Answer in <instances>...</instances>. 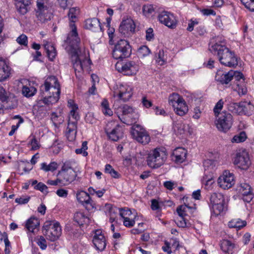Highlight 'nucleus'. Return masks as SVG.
<instances>
[{"mask_svg": "<svg viewBox=\"0 0 254 254\" xmlns=\"http://www.w3.org/2000/svg\"><path fill=\"white\" fill-rule=\"evenodd\" d=\"M209 50L221 64L229 67H235L238 65L237 56L234 51L226 47L225 41L221 38L217 37L211 39Z\"/></svg>", "mask_w": 254, "mask_h": 254, "instance_id": "f257e3e1", "label": "nucleus"}, {"mask_svg": "<svg viewBox=\"0 0 254 254\" xmlns=\"http://www.w3.org/2000/svg\"><path fill=\"white\" fill-rule=\"evenodd\" d=\"M167 159V153L163 148H157L148 155L147 161L151 167L157 168L162 165Z\"/></svg>", "mask_w": 254, "mask_h": 254, "instance_id": "f03ea898", "label": "nucleus"}, {"mask_svg": "<svg viewBox=\"0 0 254 254\" xmlns=\"http://www.w3.org/2000/svg\"><path fill=\"white\" fill-rule=\"evenodd\" d=\"M131 54V48L129 42L121 39L115 45L112 51L113 57L116 60H123L128 58Z\"/></svg>", "mask_w": 254, "mask_h": 254, "instance_id": "7ed1b4c3", "label": "nucleus"}, {"mask_svg": "<svg viewBox=\"0 0 254 254\" xmlns=\"http://www.w3.org/2000/svg\"><path fill=\"white\" fill-rule=\"evenodd\" d=\"M43 233L46 238L54 242L59 239L62 234V229L58 222L46 221L43 227Z\"/></svg>", "mask_w": 254, "mask_h": 254, "instance_id": "20e7f679", "label": "nucleus"}, {"mask_svg": "<svg viewBox=\"0 0 254 254\" xmlns=\"http://www.w3.org/2000/svg\"><path fill=\"white\" fill-rule=\"evenodd\" d=\"M36 16L41 23L50 20L52 16L51 6L48 0H37Z\"/></svg>", "mask_w": 254, "mask_h": 254, "instance_id": "39448f33", "label": "nucleus"}, {"mask_svg": "<svg viewBox=\"0 0 254 254\" xmlns=\"http://www.w3.org/2000/svg\"><path fill=\"white\" fill-rule=\"evenodd\" d=\"M210 206L213 213L218 215L227 209V202L221 193H213L210 197Z\"/></svg>", "mask_w": 254, "mask_h": 254, "instance_id": "423d86ee", "label": "nucleus"}, {"mask_svg": "<svg viewBox=\"0 0 254 254\" xmlns=\"http://www.w3.org/2000/svg\"><path fill=\"white\" fill-rule=\"evenodd\" d=\"M115 67L119 72L127 75H135L139 69L138 65L133 61H127L125 62H118L115 65Z\"/></svg>", "mask_w": 254, "mask_h": 254, "instance_id": "0eeeda50", "label": "nucleus"}, {"mask_svg": "<svg viewBox=\"0 0 254 254\" xmlns=\"http://www.w3.org/2000/svg\"><path fill=\"white\" fill-rule=\"evenodd\" d=\"M233 124V117L232 115L226 112L223 111L216 122L217 129L222 132H227L232 127Z\"/></svg>", "mask_w": 254, "mask_h": 254, "instance_id": "6e6552de", "label": "nucleus"}, {"mask_svg": "<svg viewBox=\"0 0 254 254\" xmlns=\"http://www.w3.org/2000/svg\"><path fill=\"white\" fill-rule=\"evenodd\" d=\"M69 26L70 31L64 41L71 49V52L78 51L80 39L78 37L76 27L75 24L72 23H70Z\"/></svg>", "mask_w": 254, "mask_h": 254, "instance_id": "1a4fd4ad", "label": "nucleus"}, {"mask_svg": "<svg viewBox=\"0 0 254 254\" xmlns=\"http://www.w3.org/2000/svg\"><path fill=\"white\" fill-rule=\"evenodd\" d=\"M233 163L243 170H247L251 164L249 154L245 150L236 151L233 157Z\"/></svg>", "mask_w": 254, "mask_h": 254, "instance_id": "9d476101", "label": "nucleus"}, {"mask_svg": "<svg viewBox=\"0 0 254 254\" xmlns=\"http://www.w3.org/2000/svg\"><path fill=\"white\" fill-rule=\"evenodd\" d=\"M131 133L133 138L143 145L148 144L150 140L147 132L139 125H133Z\"/></svg>", "mask_w": 254, "mask_h": 254, "instance_id": "9b49d317", "label": "nucleus"}, {"mask_svg": "<svg viewBox=\"0 0 254 254\" xmlns=\"http://www.w3.org/2000/svg\"><path fill=\"white\" fill-rule=\"evenodd\" d=\"M40 91L42 92H57L61 93V87L58 78L55 76H48L45 80L44 83L40 87Z\"/></svg>", "mask_w": 254, "mask_h": 254, "instance_id": "f8f14e48", "label": "nucleus"}, {"mask_svg": "<svg viewBox=\"0 0 254 254\" xmlns=\"http://www.w3.org/2000/svg\"><path fill=\"white\" fill-rule=\"evenodd\" d=\"M158 19L160 23L171 29L176 28L178 23L177 17L173 13L166 11L161 12L158 15Z\"/></svg>", "mask_w": 254, "mask_h": 254, "instance_id": "ddd939ff", "label": "nucleus"}, {"mask_svg": "<svg viewBox=\"0 0 254 254\" xmlns=\"http://www.w3.org/2000/svg\"><path fill=\"white\" fill-rule=\"evenodd\" d=\"M233 72H234L233 79L235 81L232 88L240 96L246 94L247 92V88L243 73L238 71L233 70Z\"/></svg>", "mask_w": 254, "mask_h": 254, "instance_id": "4468645a", "label": "nucleus"}, {"mask_svg": "<svg viewBox=\"0 0 254 254\" xmlns=\"http://www.w3.org/2000/svg\"><path fill=\"white\" fill-rule=\"evenodd\" d=\"M77 201L81 203L85 209L89 211L96 209V205L94 201L91 199L88 193L83 190L78 191L76 193Z\"/></svg>", "mask_w": 254, "mask_h": 254, "instance_id": "2eb2a0df", "label": "nucleus"}, {"mask_svg": "<svg viewBox=\"0 0 254 254\" xmlns=\"http://www.w3.org/2000/svg\"><path fill=\"white\" fill-rule=\"evenodd\" d=\"M234 175L229 171H225L223 175L218 179V184L223 189H229L235 184Z\"/></svg>", "mask_w": 254, "mask_h": 254, "instance_id": "dca6fc26", "label": "nucleus"}, {"mask_svg": "<svg viewBox=\"0 0 254 254\" xmlns=\"http://www.w3.org/2000/svg\"><path fill=\"white\" fill-rule=\"evenodd\" d=\"M132 94L131 88L127 85H120L114 92V97L123 102L127 101Z\"/></svg>", "mask_w": 254, "mask_h": 254, "instance_id": "f3484780", "label": "nucleus"}, {"mask_svg": "<svg viewBox=\"0 0 254 254\" xmlns=\"http://www.w3.org/2000/svg\"><path fill=\"white\" fill-rule=\"evenodd\" d=\"M71 60L73 67L74 69L75 74L77 72H81L83 71L84 68L86 66L87 61L86 59H81V57L78 54V51L71 52Z\"/></svg>", "mask_w": 254, "mask_h": 254, "instance_id": "a211bd4d", "label": "nucleus"}, {"mask_svg": "<svg viewBox=\"0 0 254 254\" xmlns=\"http://www.w3.org/2000/svg\"><path fill=\"white\" fill-rule=\"evenodd\" d=\"M105 132L109 139L117 141L122 138L124 135V128L119 125H117L113 128L107 127Z\"/></svg>", "mask_w": 254, "mask_h": 254, "instance_id": "6ab92c4d", "label": "nucleus"}, {"mask_svg": "<svg viewBox=\"0 0 254 254\" xmlns=\"http://www.w3.org/2000/svg\"><path fill=\"white\" fill-rule=\"evenodd\" d=\"M92 242L97 250L100 251L104 250L106 246V241L101 230H96L95 231Z\"/></svg>", "mask_w": 254, "mask_h": 254, "instance_id": "aec40b11", "label": "nucleus"}, {"mask_svg": "<svg viewBox=\"0 0 254 254\" xmlns=\"http://www.w3.org/2000/svg\"><path fill=\"white\" fill-rule=\"evenodd\" d=\"M78 120L72 119L69 117L67 127L65 132L67 139L70 141H73L76 137L77 133V122Z\"/></svg>", "mask_w": 254, "mask_h": 254, "instance_id": "412c9836", "label": "nucleus"}, {"mask_svg": "<svg viewBox=\"0 0 254 254\" xmlns=\"http://www.w3.org/2000/svg\"><path fill=\"white\" fill-rule=\"evenodd\" d=\"M234 73L233 70L227 72L218 70L215 75V80L222 84H227L233 79Z\"/></svg>", "mask_w": 254, "mask_h": 254, "instance_id": "4be33fe9", "label": "nucleus"}, {"mask_svg": "<svg viewBox=\"0 0 254 254\" xmlns=\"http://www.w3.org/2000/svg\"><path fill=\"white\" fill-rule=\"evenodd\" d=\"M62 182V185L64 186L67 185L72 182L77 176L75 170L63 171L60 170L58 174Z\"/></svg>", "mask_w": 254, "mask_h": 254, "instance_id": "5701e85b", "label": "nucleus"}, {"mask_svg": "<svg viewBox=\"0 0 254 254\" xmlns=\"http://www.w3.org/2000/svg\"><path fill=\"white\" fill-rule=\"evenodd\" d=\"M135 25L134 21L131 18H127L123 20L120 27V32L124 35L127 34L129 32L133 33L134 31Z\"/></svg>", "mask_w": 254, "mask_h": 254, "instance_id": "b1692460", "label": "nucleus"}, {"mask_svg": "<svg viewBox=\"0 0 254 254\" xmlns=\"http://www.w3.org/2000/svg\"><path fill=\"white\" fill-rule=\"evenodd\" d=\"M246 108L245 102H231L227 105V109L229 111L238 115L245 113Z\"/></svg>", "mask_w": 254, "mask_h": 254, "instance_id": "393cba45", "label": "nucleus"}, {"mask_svg": "<svg viewBox=\"0 0 254 254\" xmlns=\"http://www.w3.org/2000/svg\"><path fill=\"white\" fill-rule=\"evenodd\" d=\"M114 107L115 113L117 115L120 120L121 119V117L126 116L127 114H130L132 112L135 111L132 107L127 105L119 106L116 103H114Z\"/></svg>", "mask_w": 254, "mask_h": 254, "instance_id": "a878e982", "label": "nucleus"}, {"mask_svg": "<svg viewBox=\"0 0 254 254\" xmlns=\"http://www.w3.org/2000/svg\"><path fill=\"white\" fill-rule=\"evenodd\" d=\"M84 28L96 32L101 30V26L98 19L96 18H89L84 22Z\"/></svg>", "mask_w": 254, "mask_h": 254, "instance_id": "bb28decb", "label": "nucleus"}, {"mask_svg": "<svg viewBox=\"0 0 254 254\" xmlns=\"http://www.w3.org/2000/svg\"><path fill=\"white\" fill-rule=\"evenodd\" d=\"M10 68L5 61L0 58V82L4 81L10 74Z\"/></svg>", "mask_w": 254, "mask_h": 254, "instance_id": "cd10ccee", "label": "nucleus"}, {"mask_svg": "<svg viewBox=\"0 0 254 254\" xmlns=\"http://www.w3.org/2000/svg\"><path fill=\"white\" fill-rule=\"evenodd\" d=\"M43 93L45 96L43 100V103L49 106L58 101L61 93H57V92H54V93H52V92H43Z\"/></svg>", "mask_w": 254, "mask_h": 254, "instance_id": "c85d7f7f", "label": "nucleus"}, {"mask_svg": "<svg viewBox=\"0 0 254 254\" xmlns=\"http://www.w3.org/2000/svg\"><path fill=\"white\" fill-rule=\"evenodd\" d=\"M31 0H15V6L18 12L24 15L28 11Z\"/></svg>", "mask_w": 254, "mask_h": 254, "instance_id": "c756f323", "label": "nucleus"}, {"mask_svg": "<svg viewBox=\"0 0 254 254\" xmlns=\"http://www.w3.org/2000/svg\"><path fill=\"white\" fill-rule=\"evenodd\" d=\"M187 150L183 148H177L174 150L172 154V159L177 163H182L186 159Z\"/></svg>", "mask_w": 254, "mask_h": 254, "instance_id": "7c9ffc66", "label": "nucleus"}, {"mask_svg": "<svg viewBox=\"0 0 254 254\" xmlns=\"http://www.w3.org/2000/svg\"><path fill=\"white\" fill-rule=\"evenodd\" d=\"M9 98L5 89L1 86H0V113L3 112V109H7L10 108V107L6 105Z\"/></svg>", "mask_w": 254, "mask_h": 254, "instance_id": "2f4dec72", "label": "nucleus"}, {"mask_svg": "<svg viewBox=\"0 0 254 254\" xmlns=\"http://www.w3.org/2000/svg\"><path fill=\"white\" fill-rule=\"evenodd\" d=\"M74 221L79 226L90 223V218L87 215H85L83 212L77 211L74 214Z\"/></svg>", "mask_w": 254, "mask_h": 254, "instance_id": "473e14b6", "label": "nucleus"}, {"mask_svg": "<svg viewBox=\"0 0 254 254\" xmlns=\"http://www.w3.org/2000/svg\"><path fill=\"white\" fill-rule=\"evenodd\" d=\"M138 119V115L135 111H134L130 114L121 117L120 120L122 123L127 125H132L136 122Z\"/></svg>", "mask_w": 254, "mask_h": 254, "instance_id": "72a5a7b5", "label": "nucleus"}, {"mask_svg": "<svg viewBox=\"0 0 254 254\" xmlns=\"http://www.w3.org/2000/svg\"><path fill=\"white\" fill-rule=\"evenodd\" d=\"M39 225V220L35 217H31L27 220L25 226L29 232L34 233V230L38 228Z\"/></svg>", "mask_w": 254, "mask_h": 254, "instance_id": "f704fd0d", "label": "nucleus"}, {"mask_svg": "<svg viewBox=\"0 0 254 254\" xmlns=\"http://www.w3.org/2000/svg\"><path fill=\"white\" fill-rule=\"evenodd\" d=\"M174 108L176 113L181 116L185 115L188 111V107L184 99L179 102Z\"/></svg>", "mask_w": 254, "mask_h": 254, "instance_id": "c9c22d12", "label": "nucleus"}, {"mask_svg": "<svg viewBox=\"0 0 254 254\" xmlns=\"http://www.w3.org/2000/svg\"><path fill=\"white\" fill-rule=\"evenodd\" d=\"M67 106L71 109L69 117H70L72 119H79V116L77 112L78 109V106L76 104L73 100L70 99L67 102Z\"/></svg>", "mask_w": 254, "mask_h": 254, "instance_id": "e433bc0d", "label": "nucleus"}, {"mask_svg": "<svg viewBox=\"0 0 254 254\" xmlns=\"http://www.w3.org/2000/svg\"><path fill=\"white\" fill-rule=\"evenodd\" d=\"M246 221L242 220L239 218H235L231 220L228 223L229 228L240 229L246 225Z\"/></svg>", "mask_w": 254, "mask_h": 254, "instance_id": "4c0bfd02", "label": "nucleus"}, {"mask_svg": "<svg viewBox=\"0 0 254 254\" xmlns=\"http://www.w3.org/2000/svg\"><path fill=\"white\" fill-rule=\"evenodd\" d=\"M216 165V161L213 160L207 159L203 162V166L204 168L205 175L206 176L207 172L208 173H213L214 168Z\"/></svg>", "mask_w": 254, "mask_h": 254, "instance_id": "58836bf2", "label": "nucleus"}, {"mask_svg": "<svg viewBox=\"0 0 254 254\" xmlns=\"http://www.w3.org/2000/svg\"><path fill=\"white\" fill-rule=\"evenodd\" d=\"M36 91V89L33 86H23L22 89V94L26 97L34 96Z\"/></svg>", "mask_w": 254, "mask_h": 254, "instance_id": "ea45409f", "label": "nucleus"}, {"mask_svg": "<svg viewBox=\"0 0 254 254\" xmlns=\"http://www.w3.org/2000/svg\"><path fill=\"white\" fill-rule=\"evenodd\" d=\"M58 165L56 162H51L49 164L46 163H42L41 164V169L45 172L51 171L54 172L58 168Z\"/></svg>", "mask_w": 254, "mask_h": 254, "instance_id": "a19ab883", "label": "nucleus"}, {"mask_svg": "<svg viewBox=\"0 0 254 254\" xmlns=\"http://www.w3.org/2000/svg\"><path fill=\"white\" fill-rule=\"evenodd\" d=\"M44 47L49 59L51 61L53 60L57 54L55 47L49 44L45 45Z\"/></svg>", "mask_w": 254, "mask_h": 254, "instance_id": "79ce46f5", "label": "nucleus"}, {"mask_svg": "<svg viewBox=\"0 0 254 254\" xmlns=\"http://www.w3.org/2000/svg\"><path fill=\"white\" fill-rule=\"evenodd\" d=\"M247 136L245 131H242L235 135L231 139L232 142L234 143H240L243 142L246 140Z\"/></svg>", "mask_w": 254, "mask_h": 254, "instance_id": "37998d69", "label": "nucleus"}, {"mask_svg": "<svg viewBox=\"0 0 254 254\" xmlns=\"http://www.w3.org/2000/svg\"><path fill=\"white\" fill-rule=\"evenodd\" d=\"M79 13V9L76 7L70 8L68 13V17L70 23H74L76 19L77 15Z\"/></svg>", "mask_w": 254, "mask_h": 254, "instance_id": "c03bdc74", "label": "nucleus"}, {"mask_svg": "<svg viewBox=\"0 0 254 254\" xmlns=\"http://www.w3.org/2000/svg\"><path fill=\"white\" fill-rule=\"evenodd\" d=\"M183 99V97L178 93H173L169 97V102L170 105L175 107V104H177Z\"/></svg>", "mask_w": 254, "mask_h": 254, "instance_id": "a18cd8bd", "label": "nucleus"}, {"mask_svg": "<svg viewBox=\"0 0 254 254\" xmlns=\"http://www.w3.org/2000/svg\"><path fill=\"white\" fill-rule=\"evenodd\" d=\"M101 107L102 112L105 115L111 116L113 114V112L109 108L108 101L104 99L101 103Z\"/></svg>", "mask_w": 254, "mask_h": 254, "instance_id": "49530a36", "label": "nucleus"}, {"mask_svg": "<svg viewBox=\"0 0 254 254\" xmlns=\"http://www.w3.org/2000/svg\"><path fill=\"white\" fill-rule=\"evenodd\" d=\"M238 190L242 195H246L251 192L252 189L249 184L247 183H242L238 187Z\"/></svg>", "mask_w": 254, "mask_h": 254, "instance_id": "de8ad7c7", "label": "nucleus"}, {"mask_svg": "<svg viewBox=\"0 0 254 254\" xmlns=\"http://www.w3.org/2000/svg\"><path fill=\"white\" fill-rule=\"evenodd\" d=\"M76 162L74 160H66L63 163V165L61 170L69 171L75 170L74 166L76 165Z\"/></svg>", "mask_w": 254, "mask_h": 254, "instance_id": "09e8293b", "label": "nucleus"}, {"mask_svg": "<svg viewBox=\"0 0 254 254\" xmlns=\"http://www.w3.org/2000/svg\"><path fill=\"white\" fill-rule=\"evenodd\" d=\"M105 173L109 174L112 177L114 178H120V175L119 173L115 171L110 164H106L105 167Z\"/></svg>", "mask_w": 254, "mask_h": 254, "instance_id": "8fccbe9b", "label": "nucleus"}, {"mask_svg": "<svg viewBox=\"0 0 254 254\" xmlns=\"http://www.w3.org/2000/svg\"><path fill=\"white\" fill-rule=\"evenodd\" d=\"M187 208L191 209V207L186 204L185 202L184 203V205L179 206L177 208V212L179 216H185L187 215L186 212Z\"/></svg>", "mask_w": 254, "mask_h": 254, "instance_id": "3c124183", "label": "nucleus"}, {"mask_svg": "<svg viewBox=\"0 0 254 254\" xmlns=\"http://www.w3.org/2000/svg\"><path fill=\"white\" fill-rule=\"evenodd\" d=\"M224 101L222 99L219 100L218 102L216 104L214 109L213 112L216 117H218L220 114V111L222 109L224 105Z\"/></svg>", "mask_w": 254, "mask_h": 254, "instance_id": "603ef678", "label": "nucleus"}, {"mask_svg": "<svg viewBox=\"0 0 254 254\" xmlns=\"http://www.w3.org/2000/svg\"><path fill=\"white\" fill-rule=\"evenodd\" d=\"M87 148V142L84 141L82 143L81 147L75 150V153L77 154H82L83 156H86L88 155V153L86 151Z\"/></svg>", "mask_w": 254, "mask_h": 254, "instance_id": "864d4df0", "label": "nucleus"}, {"mask_svg": "<svg viewBox=\"0 0 254 254\" xmlns=\"http://www.w3.org/2000/svg\"><path fill=\"white\" fill-rule=\"evenodd\" d=\"M51 120L55 125L62 124L64 119L61 116H58L57 113L54 112L51 114Z\"/></svg>", "mask_w": 254, "mask_h": 254, "instance_id": "5fc2aeb1", "label": "nucleus"}, {"mask_svg": "<svg viewBox=\"0 0 254 254\" xmlns=\"http://www.w3.org/2000/svg\"><path fill=\"white\" fill-rule=\"evenodd\" d=\"M164 53L162 50H159L158 52L156 55V61L158 64L162 65L164 64L165 61L164 60Z\"/></svg>", "mask_w": 254, "mask_h": 254, "instance_id": "6e6d98bb", "label": "nucleus"}, {"mask_svg": "<svg viewBox=\"0 0 254 254\" xmlns=\"http://www.w3.org/2000/svg\"><path fill=\"white\" fill-rule=\"evenodd\" d=\"M221 248L223 251L228 252L230 249L233 248V246L229 241L224 240L221 243Z\"/></svg>", "mask_w": 254, "mask_h": 254, "instance_id": "4d7b16f0", "label": "nucleus"}, {"mask_svg": "<svg viewBox=\"0 0 254 254\" xmlns=\"http://www.w3.org/2000/svg\"><path fill=\"white\" fill-rule=\"evenodd\" d=\"M142 11L143 14L148 16L152 13V12L154 11V8L153 6L151 4L144 5L142 8Z\"/></svg>", "mask_w": 254, "mask_h": 254, "instance_id": "13d9d810", "label": "nucleus"}, {"mask_svg": "<svg viewBox=\"0 0 254 254\" xmlns=\"http://www.w3.org/2000/svg\"><path fill=\"white\" fill-rule=\"evenodd\" d=\"M36 242L42 250H44L46 249L47 247V242L43 236H41L38 238Z\"/></svg>", "mask_w": 254, "mask_h": 254, "instance_id": "bf43d9fd", "label": "nucleus"}, {"mask_svg": "<svg viewBox=\"0 0 254 254\" xmlns=\"http://www.w3.org/2000/svg\"><path fill=\"white\" fill-rule=\"evenodd\" d=\"M149 49L146 46H142L140 47L138 50V54L142 57L147 56L150 53Z\"/></svg>", "mask_w": 254, "mask_h": 254, "instance_id": "052dcab7", "label": "nucleus"}, {"mask_svg": "<svg viewBox=\"0 0 254 254\" xmlns=\"http://www.w3.org/2000/svg\"><path fill=\"white\" fill-rule=\"evenodd\" d=\"M17 42L21 45L25 46H27L28 44V39L27 37L24 34L20 35L16 39Z\"/></svg>", "mask_w": 254, "mask_h": 254, "instance_id": "680f3d73", "label": "nucleus"}, {"mask_svg": "<svg viewBox=\"0 0 254 254\" xmlns=\"http://www.w3.org/2000/svg\"><path fill=\"white\" fill-rule=\"evenodd\" d=\"M241 2L245 5V7L251 11H254L253 3L254 0H241Z\"/></svg>", "mask_w": 254, "mask_h": 254, "instance_id": "e2e57ef3", "label": "nucleus"}, {"mask_svg": "<svg viewBox=\"0 0 254 254\" xmlns=\"http://www.w3.org/2000/svg\"><path fill=\"white\" fill-rule=\"evenodd\" d=\"M123 223H124V225L126 227H131L134 225L135 220H134V219H132L129 218L128 217H126L124 219Z\"/></svg>", "mask_w": 254, "mask_h": 254, "instance_id": "0e129e2a", "label": "nucleus"}, {"mask_svg": "<svg viewBox=\"0 0 254 254\" xmlns=\"http://www.w3.org/2000/svg\"><path fill=\"white\" fill-rule=\"evenodd\" d=\"M186 126L183 123H179L175 125V129H177V131L180 134H183Z\"/></svg>", "mask_w": 254, "mask_h": 254, "instance_id": "69168bd1", "label": "nucleus"}, {"mask_svg": "<svg viewBox=\"0 0 254 254\" xmlns=\"http://www.w3.org/2000/svg\"><path fill=\"white\" fill-rule=\"evenodd\" d=\"M34 189L37 190H39L42 192H44L47 191L48 187L43 183L40 182L34 187Z\"/></svg>", "mask_w": 254, "mask_h": 254, "instance_id": "338daca9", "label": "nucleus"}, {"mask_svg": "<svg viewBox=\"0 0 254 254\" xmlns=\"http://www.w3.org/2000/svg\"><path fill=\"white\" fill-rule=\"evenodd\" d=\"M154 38L153 30L152 28H149L146 31V39L150 41Z\"/></svg>", "mask_w": 254, "mask_h": 254, "instance_id": "774afa93", "label": "nucleus"}]
</instances>
